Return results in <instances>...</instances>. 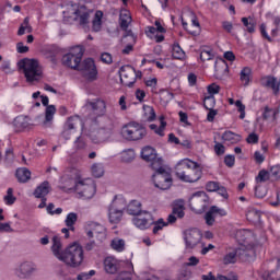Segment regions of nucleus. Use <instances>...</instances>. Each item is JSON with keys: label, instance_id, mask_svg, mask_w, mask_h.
Segmentation results:
<instances>
[{"label": "nucleus", "instance_id": "nucleus-2", "mask_svg": "<svg viewBox=\"0 0 280 280\" xmlns=\"http://www.w3.org/2000/svg\"><path fill=\"white\" fill-rule=\"evenodd\" d=\"M175 174L183 183H198L202 177V171L198 167V163L187 159L176 164Z\"/></svg>", "mask_w": 280, "mask_h": 280}, {"label": "nucleus", "instance_id": "nucleus-11", "mask_svg": "<svg viewBox=\"0 0 280 280\" xmlns=\"http://www.w3.org/2000/svg\"><path fill=\"white\" fill-rule=\"evenodd\" d=\"M152 180L158 189H170L172 187V173H170V168L154 173Z\"/></svg>", "mask_w": 280, "mask_h": 280}, {"label": "nucleus", "instance_id": "nucleus-18", "mask_svg": "<svg viewBox=\"0 0 280 280\" xmlns=\"http://www.w3.org/2000/svg\"><path fill=\"white\" fill-rule=\"evenodd\" d=\"M91 14L92 11L86 9V7L81 5L78 8V10L75 11V21L79 22V25L81 27H86V25H89V23H91Z\"/></svg>", "mask_w": 280, "mask_h": 280}, {"label": "nucleus", "instance_id": "nucleus-29", "mask_svg": "<svg viewBox=\"0 0 280 280\" xmlns=\"http://www.w3.org/2000/svg\"><path fill=\"white\" fill-rule=\"evenodd\" d=\"M141 156L143 161H147V163H150L151 161H154L156 159V150L152 147H144L141 151Z\"/></svg>", "mask_w": 280, "mask_h": 280}, {"label": "nucleus", "instance_id": "nucleus-51", "mask_svg": "<svg viewBox=\"0 0 280 280\" xmlns=\"http://www.w3.org/2000/svg\"><path fill=\"white\" fill-rule=\"evenodd\" d=\"M122 43H128V45L135 46L137 43V36L132 31H126V34L122 37Z\"/></svg>", "mask_w": 280, "mask_h": 280}, {"label": "nucleus", "instance_id": "nucleus-4", "mask_svg": "<svg viewBox=\"0 0 280 280\" xmlns=\"http://www.w3.org/2000/svg\"><path fill=\"white\" fill-rule=\"evenodd\" d=\"M121 136L126 141H143L148 137V129L142 124L130 121L122 126Z\"/></svg>", "mask_w": 280, "mask_h": 280}, {"label": "nucleus", "instance_id": "nucleus-25", "mask_svg": "<svg viewBox=\"0 0 280 280\" xmlns=\"http://www.w3.org/2000/svg\"><path fill=\"white\" fill-rule=\"evenodd\" d=\"M65 126L66 128L75 132V130H78V128H82L84 124L82 122V118H80V116H71L67 119Z\"/></svg>", "mask_w": 280, "mask_h": 280}, {"label": "nucleus", "instance_id": "nucleus-56", "mask_svg": "<svg viewBox=\"0 0 280 280\" xmlns=\"http://www.w3.org/2000/svg\"><path fill=\"white\" fill-rule=\"evenodd\" d=\"M178 280H188L191 279V270H189L187 267H184L178 276H177Z\"/></svg>", "mask_w": 280, "mask_h": 280}, {"label": "nucleus", "instance_id": "nucleus-17", "mask_svg": "<svg viewBox=\"0 0 280 280\" xmlns=\"http://www.w3.org/2000/svg\"><path fill=\"white\" fill-rule=\"evenodd\" d=\"M86 106H89L92 113H94V115H96L97 117H104V115H106V101L102 98L88 101Z\"/></svg>", "mask_w": 280, "mask_h": 280}, {"label": "nucleus", "instance_id": "nucleus-47", "mask_svg": "<svg viewBox=\"0 0 280 280\" xmlns=\"http://www.w3.org/2000/svg\"><path fill=\"white\" fill-rule=\"evenodd\" d=\"M172 56H173V58H175V60H183V59H185V50H183V48H180V45L174 44Z\"/></svg>", "mask_w": 280, "mask_h": 280}, {"label": "nucleus", "instance_id": "nucleus-24", "mask_svg": "<svg viewBox=\"0 0 280 280\" xmlns=\"http://www.w3.org/2000/svg\"><path fill=\"white\" fill-rule=\"evenodd\" d=\"M13 126L18 130H25V129L30 128V126H32V122H31L30 117H27V116H18L13 121Z\"/></svg>", "mask_w": 280, "mask_h": 280}, {"label": "nucleus", "instance_id": "nucleus-31", "mask_svg": "<svg viewBox=\"0 0 280 280\" xmlns=\"http://www.w3.org/2000/svg\"><path fill=\"white\" fill-rule=\"evenodd\" d=\"M250 237H253V232L248 230H237L235 232V238L240 244H246Z\"/></svg>", "mask_w": 280, "mask_h": 280}, {"label": "nucleus", "instance_id": "nucleus-1", "mask_svg": "<svg viewBox=\"0 0 280 280\" xmlns=\"http://www.w3.org/2000/svg\"><path fill=\"white\" fill-rule=\"evenodd\" d=\"M50 250L59 261H62L69 268H80L84 261V249L80 244L73 243L62 250V242L60 236L52 237V245Z\"/></svg>", "mask_w": 280, "mask_h": 280}, {"label": "nucleus", "instance_id": "nucleus-36", "mask_svg": "<svg viewBox=\"0 0 280 280\" xmlns=\"http://www.w3.org/2000/svg\"><path fill=\"white\" fill-rule=\"evenodd\" d=\"M112 209H116L118 211H125L126 207H128V203L126 202V199L124 197H115L112 205L109 206Z\"/></svg>", "mask_w": 280, "mask_h": 280}, {"label": "nucleus", "instance_id": "nucleus-39", "mask_svg": "<svg viewBox=\"0 0 280 280\" xmlns=\"http://www.w3.org/2000/svg\"><path fill=\"white\" fill-rule=\"evenodd\" d=\"M173 213L177 215V218L179 219L185 218V201L183 200L175 201L173 206Z\"/></svg>", "mask_w": 280, "mask_h": 280}, {"label": "nucleus", "instance_id": "nucleus-60", "mask_svg": "<svg viewBox=\"0 0 280 280\" xmlns=\"http://www.w3.org/2000/svg\"><path fill=\"white\" fill-rule=\"evenodd\" d=\"M208 93L212 96L218 95V93H220V85L215 83L208 85Z\"/></svg>", "mask_w": 280, "mask_h": 280}, {"label": "nucleus", "instance_id": "nucleus-22", "mask_svg": "<svg viewBox=\"0 0 280 280\" xmlns=\"http://www.w3.org/2000/svg\"><path fill=\"white\" fill-rule=\"evenodd\" d=\"M104 268L108 275H115L119 270V264L115 257L108 256L104 260Z\"/></svg>", "mask_w": 280, "mask_h": 280}, {"label": "nucleus", "instance_id": "nucleus-49", "mask_svg": "<svg viewBox=\"0 0 280 280\" xmlns=\"http://www.w3.org/2000/svg\"><path fill=\"white\" fill-rule=\"evenodd\" d=\"M246 218L249 222L257 223L261 220V212L258 210L252 209L246 213Z\"/></svg>", "mask_w": 280, "mask_h": 280}, {"label": "nucleus", "instance_id": "nucleus-3", "mask_svg": "<svg viewBox=\"0 0 280 280\" xmlns=\"http://www.w3.org/2000/svg\"><path fill=\"white\" fill-rule=\"evenodd\" d=\"M18 67L23 71L26 82H38L43 78V68L36 59H22L18 62Z\"/></svg>", "mask_w": 280, "mask_h": 280}, {"label": "nucleus", "instance_id": "nucleus-52", "mask_svg": "<svg viewBox=\"0 0 280 280\" xmlns=\"http://www.w3.org/2000/svg\"><path fill=\"white\" fill-rule=\"evenodd\" d=\"M241 81L243 82L244 86H248V82H250V68H244L241 71Z\"/></svg>", "mask_w": 280, "mask_h": 280}, {"label": "nucleus", "instance_id": "nucleus-23", "mask_svg": "<svg viewBox=\"0 0 280 280\" xmlns=\"http://www.w3.org/2000/svg\"><path fill=\"white\" fill-rule=\"evenodd\" d=\"M280 113V107L279 108H270L269 106H265L262 108V119H265V121H271L272 124H275V121H277V115H279Z\"/></svg>", "mask_w": 280, "mask_h": 280}, {"label": "nucleus", "instance_id": "nucleus-14", "mask_svg": "<svg viewBox=\"0 0 280 280\" xmlns=\"http://www.w3.org/2000/svg\"><path fill=\"white\" fill-rule=\"evenodd\" d=\"M132 222L137 229L145 231V229H150L151 224H154V218L149 211H142L132 219Z\"/></svg>", "mask_w": 280, "mask_h": 280}, {"label": "nucleus", "instance_id": "nucleus-38", "mask_svg": "<svg viewBox=\"0 0 280 280\" xmlns=\"http://www.w3.org/2000/svg\"><path fill=\"white\" fill-rule=\"evenodd\" d=\"M150 163L151 170L155 173L165 172L167 170L165 165H163V159L161 158L156 156L154 160H151Z\"/></svg>", "mask_w": 280, "mask_h": 280}, {"label": "nucleus", "instance_id": "nucleus-57", "mask_svg": "<svg viewBox=\"0 0 280 280\" xmlns=\"http://www.w3.org/2000/svg\"><path fill=\"white\" fill-rule=\"evenodd\" d=\"M153 233L154 235H156V233H159V231H163L164 226H167V223L165 221H163V219H159L156 222L153 221Z\"/></svg>", "mask_w": 280, "mask_h": 280}, {"label": "nucleus", "instance_id": "nucleus-33", "mask_svg": "<svg viewBox=\"0 0 280 280\" xmlns=\"http://www.w3.org/2000/svg\"><path fill=\"white\" fill-rule=\"evenodd\" d=\"M65 175L68 176L69 178L74 179L77 183L83 180L82 171L75 166L67 168Z\"/></svg>", "mask_w": 280, "mask_h": 280}, {"label": "nucleus", "instance_id": "nucleus-27", "mask_svg": "<svg viewBox=\"0 0 280 280\" xmlns=\"http://www.w3.org/2000/svg\"><path fill=\"white\" fill-rule=\"evenodd\" d=\"M51 191V186L49 185V182L42 183L34 191L35 198H45L47 194Z\"/></svg>", "mask_w": 280, "mask_h": 280}, {"label": "nucleus", "instance_id": "nucleus-58", "mask_svg": "<svg viewBox=\"0 0 280 280\" xmlns=\"http://www.w3.org/2000/svg\"><path fill=\"white\" fill-rule=\"evenodd\" d=\"M270 179V173H268L267 171H260L258 173V176L256 177V182L257 183H266V180Z\"/></svg>", "mask_w": 280, "mask_h": 280}, {"label": "nucleus", "instance_id": "nucleus-5", "mask_svg": "<svg viewBox=\"0 0 280 280\" xmlns=\"http://www.w3.org/2000/svg\"><path fill=\"white\" fill-rule=\"evenodd\" d=\"M83 56L84 48H82V46H75L71 48L70 51L62 57V65L75 71L78 69L79 63L82 62Z\"/></svg>", "mask_w": 280, "mask_h": 280}, {"label": "nucleus", "instance_id": "nucleus-28", "mask_svg": "<svg viewBox=\"0 0 280 280\" xmlns=\"http://www.w3.org/2000/svg\"><path fill=\"white\" fill-rule=\"evenodd\" d=\"M261 84L267 86L268 89H272L275 95L279 93V84L277 83V79L272 77H265L261 80Z\"/></svg>", "mask_w": 280, "mask_h": 280}, {"label": "nucleus", "instance_id": "nucleus-42", "mask_svg": "<svg viewBox=\"0 0 280 280\" xmlns=\"http://www.w3.org/2000/svg\"><path fill=\"white\" fill-rule=\"evenodd\" d=\"M32 34L33 28L32 25H30V18H25L23 23L21 24L19 31H18V36H23L24 34Z\"/></svg>", "mask_w": 280, "mask_h": 280}, {"label": "nucleus", "instance_id": "nucleus-55", "mask_svg": "<svg viewBox=\"0 0 280 280\" xmlns=\"http://www.w3.org/2000/svg\"><path fill=\"white\" fill-rule=\"evenodd\" d=\"M242 23L249 34L255 32V22L253 20L248 21V18H242Z\"/></svg>", "mask_w": 280, "mask_h": 280}, {"label": "nucleus", "instance_id": "nucleus-54", "mask_svg": "<svg viewBox=\"0 0 280 280\" xmlns=\"http://www.w3.org/2000/svg\"><path fill=\"white\" fill-rule=\"evenodd\" d=\"M14 190L12 188H8L7 196H4L5 205H14L16 202V197H14Z\"/></svg>", "mask_w": 280, "mask_h": 280}, {"label": "nucleus", "instance_id": "nucleus-37", "mask_svg": "<svg viewBox=\"0 0 280 280\" xmlns=\"http://www.w3.org/2000/svg\"><path fill=\"white\" fill-rule=\"evenodd\" d=\"M19 183H27L32 178V172L27 168H19L15 173Z\"/></svg>", "mask_w": 280, "mask_h": 280}, {"label": "nucleus", "instance_id": "nucleus-21", "mask_svg": "<svg viewBox=\"0 0 280 280\" xmlns=\"http://www.w3.org/2000/svg\"><path fill=\"white\" fill-rule=\"evenodd\" d=\"M85 231L88 237H94V235H102L106 233V228H104L102 224L91 221L85 224Z\"/></svg>", "mask_w": 280, "mask_h": 280}, {"label": "nucleus", "instance_id": "nucleus-34", "mask_svg": "<svg viewBox=\"0 0 280 280\" xmlns=\"http://www.w3.org/2000/svg\"><path fill=\"white\" fill-rule=\"evenodd\" d=\"M61 183V189H73L75 191V185L78 182L75 179L69 177V175H63L60 179Z\"/></svg>", "mask_w": 280, "mask_h": 280}, {"label": "nucleus", "instance_id": "nucleus-46", "mask_svg": "<svg viewBox=\"0 0 280 280\" xmlns=\"http://www.w3.org/2000/svg\"><path fill=\"white\" fill-rule=\"evenodd\" d=\"M120 159L122 163H132V161H135V150L128 149L122 151Z\"/></svg>", "mask_w": 280, "mask_h": 280}, {"label": "nucleus", "instance_id": "nucleus-48", "mask_svg": "<svg viewBox=\"0 0 280 280\" xmlns=\"http://www.w3.org/2000/svg\"><path fill=\"white\" fill-rule=\"evenodd\" d=\"M91 172L95 178H102L104 176V166L102 163H94L91 166Z\"/></svg>", "mask_w": 280, "mask_h": 280}, {"label": "nucleus", "instance_id": "nucleus-64", "mask_svg": "<svg viewBox=\"0 0 280 280\" xmlns=\"http://www.w3.org/2000/svg\"><path fill=\"white\" fill-rule=\"evenodd\" d=\"M270 174L273 178H280V165L272 166L270 170Z\"/></svg>", "mask_w": 280, "mask_h": 280}, {"label": "nucleus", "instance_id": "nucleus-8", "mask_svg": "<svg viewBox=\"0 0 280 280\" xmlns=\"http://www.w3.org/2000/svg\"><path fill=\"white\" fill-rule=\"evenodd\" d=\"M74 191L82 198H85V200H89L95 196V182L91 178L79 180L75 184Z\"/></svg>", "mask_w": 280, "mask_h": 280}, {"label": "nucleus", "instance_id": "nucleus-10", "mask_svg": "<svg viewBox=\"0 0 280 280\" xmlns=\"http://www.w3.org/2000/svg\"><path fill=\"white\" fill-rule=\"evenodd\" d=\"M189 206L192 211L202 213L209 207V196L205 191L195 192L190 198Z\"/></svg>", "mask_w": 280, "mask_h": 280}, {"label": "nucleus", "instance_id": "nucleus-32", "mask_svg": "<svg viewBox=\"0 0 280 280\" xmlns=\"http://www.w3.org/2000/svg\"><path fill=\"white\" fill-rule=\"evenodd\" d=\"M120 27L125 32L128 30V26L130 25L132 18L130 16V12L128 10L120 11Z\"/></svg>", "mask_w": 280, "mask_h": 280}, {"label": "nucleus", "instance_id": "nucleus-63", "mask_svg": "<svg viewBox=\"0 0 280 280\" xmlns=\"http://www.w3.org/2000/svg\"><path fill=\"white\" fill-rule=\"evenodd\" d=\"M74 148L75 150H84V148H86V142L84 141V139L79 137L74 141Z\"/></svg>", "mask_w": 280, "mask_h": 280}, {"label": "nucleus", "instance_id": "nucleus-45", "mask_svg": "<svg viewBox=\"0 0 280 280\" xmlns=\"http://www.w3.org/2000/svg\"><path fill=\"white\" fill-rule=\"evenodd\" d=\"M212 58L213 49L208 46L201 47L200 59L202 60V62H206V60H212Z\"/></svg>", "mask_w": 280, "mask_h": 280}, {"label": "nucleus", "instance_id": "nucleus-50", "mask_svg": "<svg viewBox=\"0 0 280 280\" xmlns=\"http://www.w3.org/2000/svg\"><path fill=\"white\" fill-rule=\"evenodd\" d=\"M265 280H280V258L278 259L276 270L265 275Z\"/></svg>", "mask_w": 280, "mask_h": 280}, {"label": "nucleus", "instance_id": "nucleus-30", "mask_svg": "<svg viewBox=\"0 0 280 280\" xmlns=\"http://www.w3.org/2000/svg\"><path fill=\"white\" fill-rule=\"evenodd\" d=\"M222 140L225 142V143H240V141H242V136L233 132V131H225L223 135H222Z\"/></svg>", "mask_w": 280, "mask_h": 280}, {"label": "nucleus", "instance_id": "nucleus-35", "mask_svg": "<svg viewBox=\"0 0 280 280\" xmlns=\"http://www.w3.org/2000/svg\"><path fill=\"white\" fill-rule=\"evenodd\" d=\"M143 211H141V203L137 200H132L128 206H127V213H129V215H139L140 213H142Z\"/></svg>", "mask_w": 280, "mask_h": 280}, {"label": "nucleus", "instance_id": "nucleus-62", "mask_svg": "<svg viewBox=\"0 0 280 280\" xmlns=\"http://www.w3.org/2000/svg\"><path fill=\"white\" fill-rule=\"evenodd\" d=\"M214 143H215L214 144V152H215V154L218 156H222V154H224V152H225V148L220 142L214 141Z\"/></svg>", "mask_w": 280, "mask_h": 280}, {"label": "nucleus", "instance_id": "nucleus-15", "mask_svg": "<svg viewBox=\"0 0 280 280\" xmlns=\"http://www.w3.org/2000/svg\"><path fill=\"white\" fill-rule=\"evenodd\" d=\"M201 240L202 233H200L197 229H190L184 232V242L186 244V248H196V245L199 244Z\"/></svg>", "mask_w": 280, "mask_h": 280}, {"label": "nucleus", "instance_id": "nucleus-20", "mask_svg": "<svg viewBox=\"0 0 280 280\" xmlns=\"http://www.w3.org/2000/svg\"><path fill=\"white\" fill-rule=\"evenodd\" d=\"M214 78H217V80H224V78L229 75V65L226 61L219 59L214 63Z\"/></svg>", "mask_w": 280, "mask_h": 280}, {"label": "nucleus", "instance_id": "nucleus-43", "mask_svg": "<svg viewBox=\"0 0 280 280\" xmlns=\"http://www.w3.org/2000/svg\"><path fill=\"white\" fill-rule=\"evenodd\" d=\"M143 110L145 121H154V119H156V112H154V107L144 105Z\"/></svg>", "mask_w": 280, "mask_h": 280}, {"label": "nucleus", "instance_id": "nucleus-16", "mask_svg": "<svg viewBox=\"0 0 280 280\" xmlns=\"http://www.w3.org/2000/svg\"><path fill=\"white\" fill-rule=\"evenodd\" d=\"M165 34V28L161 25V22L155 21V27L154 26H148L145 28V34L149 36V38H155L156 43H163L165 40V36L159 35Z\"/></svg>", "mask_w": 280, "mask_h": 280}, {"label": "nucleus", "instance_id": "nucleus-41", "mask_svg": "<svg viewBox=\"0 0 280 280\" xmlns=\"http://www.w3.org/2000/svg\"><path fill=\"white\" fill-rule=\"evenodd\" d=\"M66 226H68V229L70 231H75V223L78 222V213L74 212H70L67 218H66Z\"/></svg>", "mask_w": 280, "mask_h": 280}, {"label": "nucleus", "instance_id": "nucleus-9", "mask_svg": "<svg viewBox=\"0 0 280 280\" xmlns=\"http://www.w3.org/2000/svg\"><path fill=\"white\" fill-rule=\"evenodd\" d=\"M75 71H80L86 80H97V68L95 67V61L93 59L88 58L81 61L75 69Z\"/></svg>", "mask_w": 280, "mask_h": 280}, {"label": "nucleus", "instance_id": "nucleus-40", "mask_svg": "<svg viewBox=\"0 0 280 280\" xmlns=\"http://www.w3.org/2000/svg\"><path fill=\"white\" fill-rule=\"evenodd\" d=\"M104 18V13L102 11H96L94 19L92 21V30L93 32H100L102 30V19Z\"/></svg>", "mask_w": 280, "mask_h": 280}, {"label": "nucleus", "instance_id": "nucleus-7", "mask_svg": "<svg viewBox=\"0 0 280 280\" xmlns=\"http://www.w3.org/2000/svg\"><path fill=\"white\" fill-rule=\"evenodd\" d=\"M38 270L36 267V264L25 260L20 262L15 269H14V275L18 277L20 280H30L34 277V273Z\"/></svg>", "mask_w": 280, "mask_h": 280}, {"label": "nucleus", "instance_id": "nucleus-13", "mask_svg": "<svg viewBox=\"0 0 280 280\" xmlns=\"http://www.w3.org/2000/svg\"><path fill=\"white\" fill-rule=\"evenodd\" d=\"M120 82L125 86H133L137 82V71L131 66H122L119 70Z\"/></svg>", "mask_w": 280, "mask_h": 280}, {"label": "nucleus", "instance_id": "nucleus-53", "mask_svg": "<svg viewBox=\"0 0 280 280\" xmlns=\"http://www.w3.org/2000/svg\"><path fill=\"white\" fill-rule=\"evenodd\" d=\"M203 106L207 110L213 109L215 107V96H206L203 100Z\"/></svg>", "mask_w": 280, "mask_h": 280}, {"label": "nucleus", "instance_id": "nucleus-61", "mask_svg": "<svg viewBox=\"0 0 280 280\" xmlns=\"http://www.w3.org/2000/svg\"><path fill=\"white\" fill-rule=\"evenodd\" d=\"M115 280H132V272L122 271L116 277Z\"/></svg>", "mask_w": 280, "mask_h": 280}, {"label": "nucleus", "instance_id": "nucleus-12", "mask_svg": "<svg viewBox=\"0 0 280 280\" xmlns=\"http://www.w3.org/2000/svg\"><path fill=\"white\" fill-rule=\"evenodd\" d=\"M43 106H46L45 118L40 122L42 128H52L54 126V116L56 115V106L49 105V97L40 96Z\"/></svg>", "mask_w": 280, "mask_h": 280}, {"label": "nucleus", "instance_id": "nucleus-59", "mask_svg": "<svg viewBox=\"0 0 280 280\" xmlns=\"http://www.w3.org/2000/svg\"><path fill=\"white\" fill-rule=\"evenodd\" d=\"M205 220H206V223L208 224V226H213V224L215 222V217H214L213 212H211V210H209L206 213Z\"/></svg>", "mask_w": 280, "mask_h": 280}, {"label": "nucleus", "instance_id": "nucleus-19", "mask_svg": "<svg viewBox=\"0 0 280 280\" xmlns=\"http://www.w3.org/2000/svg\"><path fill=\"white\" fill-rule=\"evenodd\" d=\"M113 135V128H100L96 132L91 135L94 143H103V141H108Z\"/></svg>", "mask_w": 280, "mask_h": 280}, {"label": "nucleus", "instance_id": "nucleus-44", "mask_svg": "<svg viewBox=\"0 0 280 280\" xmlns=\"http://www.w3.org/2000/svg\"><path fill=\"white\" fill-rule=\"evenodd\" d=\"M110 246L114 250H117V253H122V250L126 248V241L121 238H114Z\"/></svg>", "mask_w": 280, "mask_h": 280}, {"label": "nucleus", "instance_id": "nucleus-6", "mask_svg": "<svg viewBox=\"0 0 280 280\" xmlns=\"http://www.w3.org/2000/svg\"><path fill=\"white\" fill-rule=\"evenodd\" d=\"M237 255L238 257H245V259H248L250 257H255V249L253 246L246 247V245H242L238 249L226 254L223 258V264H225V266H229V264H235L237 261Z\"/></svg>", "mask_w": 280, "mask_h": 280}, {"label": "nucleus", "instance_id": "nucleus-26", "mask_svg": "<svg viewBox=\"0 0 280 280\" xmlns=\"http://www.w3.org/2000/svg\"><path fill=\"white\" fill-rule=\"evenodd\" d=\"M124 218V212L121 210H117L115 208L108 209V220L110 224H119L121 222V219Z\"/></svg>", "mask_w": 280, "mask_h": 280}]
</instances>
